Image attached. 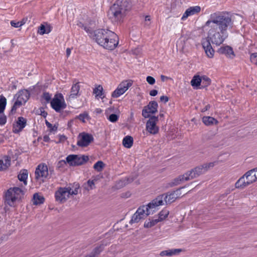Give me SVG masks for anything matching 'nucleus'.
I'll return each mask as SVG.
<instances>
[{"instance_id": "1", "label": "nucleus", "mask_w": 257, "mask_h": 257, "mask_svg": "<svg viewBox=\"0 0 257 257\" xmlns=\"http://www.w3.org/2000/svg\"><path fill=\"white\" fill-rule=\"evenodd\" d=\"M233 21L231 17L225 14L213 13L210 15L205 24V27H210L207 37L205 38L217 46L223 43L228 37V29L233 27Z\"/></svg>"}, {"instance_id": "2", "label": "nucleus", "mask_w": 257, "mask_h": 257, "mask_svg": "<svg viewBox=\"0 0 257 257\" xmlns=\"http://www.w3.org/2000/svg\"><path fill=\"white\" fill-rule=\"evenodd\" d=\"M132 6L131 0H116L110 7L108 15L112 21L120 22L126 13L131 10Z\"/></svg>"}, {"instance_id": "3", "label": "nucleus", "mask_w": 257, "mask_h": 257, "mask_svg": "<svg viewBox=\"0 0 257 257\" xmlns=\"http://www.w3.org/2000/svg\"><path fill=\"white\" fill-rule=\"evenodd\" d=\"M109 34L111 35V31L108 29H98L94 31L93 32L91 33V35H89V37L94 40L99 45L102 46V44H103L104 40H105L107 37H109V36L111 37Z\"/></svg>"}, {"instance_id": "4", "label": "nucleus", "mask_w": 257, "mask_h": 257, "mask_svg": "<svg viewBox=\"0 0 257 257\" xmlns=\"http://www.w3.org/2000/svg\"><path fill=\"white\" fill-rule=\"evenodd\" d=\"M66 162L70 166H79L85 164L89 161L86 155H69L66 158Z\"/></svg>"}, {"instance_id": "5", "label": "nucleus", "mask_w": 257, "mask_h": 257, "mask_svg": "<svg viewBox=\"0 0 257 257\" xmlns=\"http://www.w3.org/2000/svg\"><path fill=\"white\" fill-rule=\"evenodd\" d=\"M51 106L57 112H60L62 109L66 107L64 96L62 93L56 94L50 101Z\"/></svg>"}, {"instance_id": "6", "label": "nucleus", "mask_w": 257, "mask_h": 257, "mask_svg": "<svg viewBox=\"0 0 257 257\" xmlns=\"http://www.w3.org/2000/svg\"><path fill=\"white\" fill-rule=\"evenodd\" d=\"M109 35H110L111 37L109 36V37H107L105 40H104L102 47L106 49L113 50L118 44V37L117 35L112 31H111V35L109 34Z\"/></svg>"}, {"instance_id": "7", "label": "nucleus", "mask_w": 257, "mask_h": 257, "mask_svg": "<svg viewBox=\"0 0 257 257\" xmlns=\"http://www.w3.org/2000/svg\"><path fill=\"white\" fill-rule=\"evenodd\" d=\"M149 118L146 122V130L151 134L156 135L159 131V127L157 125L159 121L158 116L153 115Z\"/></svg>"}, {"instance_id": "8", "label": "nucleus", "mask_w": 257, "mask_h": 257, "mask_svg": "<svg viewBox=\"0 0 257 257\" xmlns=\"http://www.w3.org/2000/svg\"><path fill=\"white\" fill-rule=\"evenodd\" d=\"M158 104L156 101H151L148 104L144 107L142 115L145 118L151 117L150 114H155L158 111Z\"/></svg>"}, {"instance_id": "9", "label": "nucleus", "mask_w": 257, "mask_h": 257, "mask_svg": "<svg viewBox=\"0 0 257 257\" xmlns=\"http://www.w3.org/2000/svg\"><path fill=\"white\" fill-rule=\"evenodd\" d=\"M77 145L80 147H86L94 140L91 134L83 132L80 133L78 136Z\"/></svg>"}, {"instance_id": "10", "label": "nucleus", "mask_w": 257, "mask_h": 257, "mask_svg": "<svg viewBox=\"0 0 257 257\" xmlns=\"http://www.w3.org/2000/svg\"><path fill=\"white\" fill-rule=\"evenodd\" d=\"M132 81L122 82L118 85L117 88L112 92L111 96L113 98H117L123 94L132 85Z\"/></svg>"}, {"instance_id": "11", "label": "nucleus", "mask_w": 257, "mask_h": 257, "mask_svg": "<svg viewBox=\"0 0 257 257\" xmlns=\"http://www.w3.org/2000/svg\"><path fill=\"white\" fill-rule=\"evenodd\" d=\"M204 172L201 165H199L186 173L185 181L193 179L204 174Z\"/></svg>"}, {"instance_id": "12", "label": "nucleus", "mask_w": 257, "mask_h": 257, "mask_svg": "<svg viewBox=\"0 0 257 257\" xmlns=\"http://www.w3.org/2000/svg\"><path fill=\"white\" fill-rule=\"evenodd\" d=\"M48 175V167L45 164H40L35 171V178L38 179L40 177L47 178Z\"/></svg>"}, {"instance_id": "13", "label": "nucleus", "mask_w": 257, "mask_h": 257, "mask_svg": "<svg viewBox=\"0 0 257 257\" xmlns=\"http://www.w3.org/2000/svg\"><path fill=\"white\" fill-rule=\"evenodd\" d=\"M217 52L220 54L225 55L226 57L230 59H233L235 57L232 48L228 45L221 47L218 49Z\"/></svg>"}, {"instance_id": "14", "label": "nucleus", "mask_w": 257, "mask_h": 257, "mask_svg": "<svg viewBox=\"0 0 257 257\" xmlns=\"http://www.w3.org/2000/svg\"><path fill=\"white\" fill-rule=\"evenodd\" d=\"M201 43L207 57L210 58H212L214 56L215 51L210 44V42L208 40L203 39Z\"/></svg>"}, {"instance_id": "15", "label": "nucleus", "mask_w": 257, "mask_h": 257, "mask_svg": "<svg viewBox=\"0 0 257 257\" xmlns=\"http://www.w3.org/2000/svg\"><path fill=\"white\" fill-rule=\"evenodd\" d=\"M26 124L27 119L25 118L22 116L19 117L16 122V125H13V133L15 134L20 133L26 126Z\"/></svg>"}, {"instance_id": "16", "label": "nucleus", "mask_w": 257, "mask_h": 257, "mask_svg": "<svg viewBox=\"0 0 257 257\" xmlns=\"http://www.w3.org/2000/svg\"><path fill=\"white\" fill-rule=\"evenodd\" d=\"M4 198L5 203L8 204L9 205L12 206L14 204V203L16 201V197L13 192L12 188H9L5 192Z\"/></svg>"}, {"instance_id": "17", "label": "nucleus", "mask_w": 257, "mask_h": 257, "mask_svg": "<svg viewBox=\"0 0 257 257\" xmlns=\"http://www.w3.org/2000/svg\"><path fill=\"white\" fill-rule=\"evenodd\" d=\"M201 11V8L199 6L191 7L187 9L183 14L182 20H185L188 17L199 13Z\"/></svg>"}, {"instance_id": "18", "label": "nucleus", "mask_w": 257, "mask_h": 257, "mask_svg": "<svg viewBox=\"0 0 257 257\" xmlns=\"http://www.w3.org/2000/svg\"><path fill=\"white\" fill-rule=\"evenodd\" d=\"M67 194L66 188L60 187L58 191L55 192V197L56 200L59 201L60 202H64L66 201L65 197Z\"/></svg>"}, {"instance_id": "19", "label": "nucleus", "mask_w": 257, "mask_h": 257, "mask_svg": "<svg viewBox=\"0 0 257 257\" xmlns=\"http://www.w3.org/2000/svg\"><path fill=\"white\" fill-rule=\"evenodd\" d=\"M254 182V180H248L246 181H244V178L243 177H240L235 183V186L236 188H241L243 189L246 186L251 184L253 182Z\"/></svg>"}, {"instance_id": "20", "label": "nucleus", "mask_w": 257, "mask_h": 257, "mask_svg": "<svg viewBox=\"0 0 257 257\" xmlns=\"http://www.w3.org/2000/svg\"><path fill=\"white\" fill-rule=\"evenodd\" d=\"M105 245L101 244L95 247L91 253L85 257H98L100 253L104 250Z\"/></svg>"}, {"instance_id": "21", "label": "nucleus", "mask_w": 257, "mask_h": 257, "mask_svg": "<svg viewBox=\"0 0 257 257\" xmlns=\"http://www.w3.org/2000/svg\"><path fill=\"white\" fill-rule=\"evenodd\" d=\"M182 251V249L175 248L162 251L160 255L162 256L166 255L172 256L173 255H177Z\"/></svg>"}, {"instance_id": "22", "label": "nucleus", "mask_w": 257, "mask_h": 257, "mask_svg": "<svg viewBox=\"0 0 257 257\" xmlns=\"http://www.w3.org/2000/svg\"><path fill=\"white\" fill-rule=\"evenodd\" d=\"M80 90V85L79 83L74 84L71 87L70 94L69 96V99L75 98L80 94L79 93Z\"/></svg>"}, {"instance_id": "23", "label": "nucleus", "mask_w": 257, "mask_h": 257, "mask_svg": "<svg viewBox=\"0 0 257 257\" xmlns=\"http://www.w3.org/2000/svg\"><path fill=\"white\" fill-rule=\"evenodd\" d=\"M19 96L20 98L23 100L24 103L27 102L29 99L30 93L29 91L26 89L20 90L17 94L14 96V98H16V96Z\"/></svg>"}, {"instance_id": "24", "label": "nucleus", "mask_w": 257, "mask_h": 257, "mask_svg": "<svg viewBox=\"0 0 257 257\" xmlns=\"http://www.w3.org/2000/svg\"><path fill=\"white\" fill-rule=\"evenodd\" d=\"M202 121L207 126L213 125L214 124H217L218 123V121L213 117L205 116L202 117Z\"/></svg>"}, {"instance_id": "25", "label": "nucleus", "mask_w": 257, "mask_h": 257, "mask_svg": "<svg viewBox=\"0 0 257 257\" xmlns=\"http://www.w3.org/2000/svg\"><path fill=\"white\" fill-rule=\"evenodd\" d=\"M10 165V158L8 156H5L4 160H0V171L6 170Z\"/></svg>"}, {"instance_id": "26", "label": "nucleus", "mask_w": 257, "mask_h": 257, "mask_svg": "<svg viewBox=\"0 0 257 257\" xmlns=\"http://www.w3.org/2000/svg\"><path fill=\"white\" fill-rule=\"evenodd\" d=\"M93 93L95 94V97L100 98L103 99L105 97L104 93L103 92V89L101 85H97L93 90Z\"/></svg>"}, {"instance_id": "27", "label": "nucleus", "mask_w": 257, "mask_h": 257, "mask_svg": "<svg viewBox=\"0 0 257 257\" xmlns=\"http://www.w3.org/2000/svg\"><path fill=\"white\" fill-rule=\"evenodd\" d=\"M28 176V171L26 169H22L20 171L19 174L18 175L19 180L23 182L24 184L26 185L27 184V178Z\"/></svg>"}, {"instance_id": "28", "label": "nucleus", "mask_w": 257, "mask_h": 257, "mask_svg": "<svg viewBox=\"0 0 257 257\" xmlns=\"http://www.w3.org/2000/svg\"><path fill=\"white\" fill-rule=\"evenodd\" d=\"M165 194V199L166 200V204L169 203L171 204L172 202L175 201V200L178 199L177 196L175 195V194L173 192H168L166 193H164Z\"/></svg>"}, {"instance_id": "29", "label": "nucleus", "mask_w": 257, "mask_h": 257, "mask_svg": "<svg viewBox=\"0 0 257 257\" xmlns=\"http://www.w3.org/2000/svg\"><path fill=\"white\" fill-rule=\"evenodd\" d=\"M134 143L133 138L130 136H125L122 140L123 146L126 148H131Z\"/></svg>"}, {"instance_id": "30", "label": "nucleus", "mask_w": 257, "mask_h": 257, "mask_svg": "<svg viewBox=\"0 0 257 257\" xmlns=\"http://www.w3.org/2000/svg\"><path fill=\"white\" fill-rule=\"evenodd\" d=\"M186 177V173L183 175L179 176L178 177L174 179L172 182L169 183L170 186L173 187L180 184L181 182L185 181Z\"/></svg>"}, {"instance_id": "31", "label": "nucleus", "mask_w": 257, "mask_h": 257, "mask_svg": "<svg viewBox=\"0 0 257 257\" xmlns=\"http://www.w3.org/2000/svg\"><path fill=\"white\" fill-rule=\"evenodd\" d=\"M33 199V204L36 205L43 204L45 201L44 197L43 196L39 195L37 193L34 194Z\"/></svg>"}, {"instance_id": "32", "label": "nucleus", "mask_w": 257, "mask_h": 257, "mask_svg": "<svg viewBox=\"0 0 257 257\" xmlns=\"http://www.w3.org/2000/svg\"><path fill=\"white\" fill-rule=\"evenodd\" d=\"M158 206H159L158 205H157V204L156 203H155L153 200L150 203H149L147 204L146 208V216H148L151 213L150 210L154 209V210L152 211V213H153V212L155 211L156 208Z\"/></svg>"}, {"instance_id": "33", "label": "nucleus", "mask_w": 257, "mask_h": 257, "mask_svg": "<svg viewBox=\"0 0 257 257\" xmlns=\"http://www.w3.org/2000/svg\"><path fill=\"white\" fill-rule=\"evenodd\" d=\"M165 194H162L157 196L155 199L153 200L155 203L157 204L158 206L163 205L164 204V201L166 203V200L165 198Z\"/></svg>"}, {"instance_id": "34", "label": "nucleus", "mask_w": 257, "mask_h": 257, "mask_svg": "<svg viewBox=\"0 0 257 257\" xmlns=\"http://www.w3.org/2000/svg\"><path fill=\"white\" fill-rule=\"evenodd\" d=\"M11 188L13 190V192L14 194V195L15 196L16 200L17 199H18L19 198H21V196L24 195V191L20 188L17 187H11Z\"/></svg>"}, {"instance_id": "35", "label": "nucleus", "mask_w": 257, "mask_h": 257, "mask_svg": "<svg viewBox=\"0 0 257 257\" xmlns=\"http://www.w3.org/2000/svg\"><path fill=\"white\" fill-rule=\"evenodd\" d=\"M201 78L199 75L194 76L191 81V84L193 87H198L201 85Z\"/></svg>"}, {"instance_id": "36", "label": "nucleus", "mask_w": 257, "mask_h": 257, "mask_svg": "<svg viewBox=\"0 0 257 257\" xmlns=\"http://www.w3.org/2000/svg\"><path fill=\"white\" fill-rule=\"evenodd\" d=\"M201 88H205L209 86L211 83L210 79L206 75H203L201 77Z\"/></svg>"}, {"instance_id": "37", "label": "nucleus", "mask_w": 257, "mask_h": 257, "mask_svg": "<svg viewBox=\"0 0 257 257\" xmlns=\"http://www.w3.org/2000/svg\"><path fill=\"white\" fill-rule=\"evenodd\" d=\"M217 164V162H213L207 163H204L201 165L202 168L204 170V173H206L209 170L212 168Z\"/></svg>"}, {"instance_id": "38", "label": "nucleus", "mask_w": 257, "mask_h": 257, "mask_svg": "<svg viewBox=\"0 0 257 257\" xmlns=\"http://www.w3.org/2000/svg\"><path fill=\"white\" fill-rule=\"evenodd\" d=\"M169 214V211L166 209H163L159 213V218L158 220L159 221H163L168 216Z\"/></svg>"}, {"instance_id": "39", "label": "nucleus", "mask_w": 257, "mask_h": 257, "mask_svg": "<svg viewBox=\"0 0 257 257\" xmlns=\"http://www.w3.org/2000/svg\"><path fill=\"white\" fill-rule=\"evenodd\" d=\"M7 105V99L3 95L0 96V113L4 112Z\"/></svg>"}, {"instance_id": "40", "label": "nucleus", "mask_w": 257, "mask_h": 257, "mask_svg": "<svg viewBox=\"0 0 257 257\" xmlns=\"http://www.w3.org/2000/svg\"><path fill=\"white\" fill-rule=\"evenodd\" d=\"M105 164L101 161H98L95 163L93 166V168L98 172H100L104 167Z\"/></svg>"}, {"instance_id": "41", "label": "nucleus", "mask_w": 257, "mask_h": 257, "mask_svg": "<svg viewBox=\"0 0 257 257\" xmlns=\"http://www.w3.org/2000/svg\"><path fill=\"white\" fill-rule=\"evenodd\" d=\"M142 219H144L143 216H142L137 213L136 212L133 215L131 220L130 221V224L134 223L139 222Z\"/></svg>"}, {"instance_id": "42", "label": "nucleus", "mask_w": 257, "mask_h": 257, "mask_svg": "<svg viewBox=\"0 0 257 257\" xmlns=\"http://www.w3.org/2000/svg\"><path fill=\"white\" fill-rule=\"evenodd\" d=\"M159 221L158 219H153L152 220L146 221L144 226L145 228H150L155 225Z\"/></svg>"}, {"instance_id": "43", "label": "nucleus", "mask_w": 257, "mask_h": 257, "mask_svg": "<svg viewBox=\"0 0 257 257\" xmlns=\"http://www.w3.org/2000/svg\"><path fill=\"white\" fill-rule=\"evenodd\" d=\"M45 123L48 128H49V131L51 133H55L57 132L58 124H54L53 125L50 122H49L48 120H45Z\"/></svg>"}, {"instance_id": "44", "label": "nucleus", "mask_w": 257, "mask_h": 257, "mask_svg": "<svg viewBox=\"0 0 257 257\" xmlns=\"http://www.w3.org/2000/svg\"><path fill=\"white\" fill-rule=\"evenodd\" d=\"M77 25L79 27L83 28L88 34L89 35H91V33L94 32V31L92 30L90 27H87L81 22L78 23Z\"/></svg>"}, {"instance_id": "45", "label": "nucleus", "mask_w": 257, "mask_h": 257, "mask_svg": "<svg viewBox=\"0 0 257 257\" xmlns=\"http://www.w3.org/2000/svg\"><path fill=\"white\" fill-rule=\"evenodd\" d=\"M146 208L147 206L145 205L139 207L136 211L137 213L142 216H143V218H144V216H146V215H145V212H146Z\"/></svg>"}, {"instance_id": "46", "label": "nucleus", "mask_w": 257, "mask_h": 257, "mask_svg": "<svg viewBox=\"0 0 257 257\" xmlns=\"http://www.w3.org/2000/svg\"><path fill=\"white\" fill-rule=\"evenodd\" d=\"M89 117L88 113L85 112L83 113H80L78 116H76V118H78L83 122H85V119L88 118Z\"/></svg>"}, {"instance_id": "47", "label": "nucleus", "mask_w": 257, "mask_h": 257, "mask_svg": "<svg viewBox=\"0 0 257 257\" xmlns=\"http://www.w3.org/2000/svg\"><path fill=\"white\" fill-rule=\"evenodd\" d=\"M118 115L115 113L111 114L108 117V119L111 122H115L118 119Z\"/></svg>"}, {"instance_id": "48", "label": "nucleus", "mask_w": 257, "mask_h": 257, "mask_svg": "<svg viewBox=\"0 0 257 257\" xmlns=\"http://www.w3.org/2000/svg\"><path fill=\"white\" fill-rule=\"evenodd\" d=\"M38 33L41 35L46 34V26L41 24L38 28Z\"/></svg>"}, {"instance_id": "49", "label": "nucleus", "mask_w": 257, "mask_h": 257, "mask_svg": "<svg viewBox=\"0 0 257 257\" xmlns=\"http://www.w3.org/2000/svg\"><path fill=\"white\" fill-rule=\"evenodd\" d=\"M250 60L252 64L257 65V53H252L250 55Z\"/></svg>"}, {"instance_id": "50", "label": "nucleus", "mask_w": 257, "mask_h": 257, "mask_svg": "<svg viewBox=\"0 0 257 257\" xmlns=\"http://www.w3.org/2000/svg\"><path fill=\"white\" fill-rule=\"evenodd\" d=\"M67 163V162H66V160H60L57 163V168L60 170L62 168H64L65 166L66 165Z\"/></svg>"}, {"instance_id": "51", "label": "nucleus", "mask_w": 257, "mask_h": 257, "mask_svg": "<svg viewBox=\"0 0 257 257\" xmlns=\"http://www.w3.org/2000/svg\"><path fill=\"white\" fill-rule=\"evenodd\" d=\"M42 98L46 101L47 103L51 101V95L48 92H44L42 95Z\"/></svg>"}, {"instance_id": "52", "label": "nucleus", "mask_w": 257, "mask_h": 257, "mask_svg": "<svg viewBox=\"0 0 257 257\" xmlns=\"http://www.w3.org/2000/svg\"><path fill=\"white\" fill-rule=\"evenodd\" d=\"M126 185V184L124 181V179H122L120 180L116 183V187L117 189L122 188Z\"/></svg>"}, {"instance_id": "53", "label": "nucleus", "mask_w": 257, "mask_h": 257, "mask_svg": "<svg viewBox=\"0 0 257 257\" xmlns=\"http://www.w3.org/2000/svg\"><path fill=\"white\" fill-rule=\"evenodd\" d=\"M6 122H7V116L4 114L1 115H0V125H4L6 123Z\"/></svg>"}, {"instance_id": "54", "label": "nucleus", "mask_w": 257, "mask_h": 257, "mask_svg": "<svg viewBox=\"0 0 257 257\" xmlns=\"http://www.w3.org/2000/svg\"><path fill=\"white\" fill-rule=\"evenodd\" d=\"M19 107V106L16 105L15 103H14V104L12 106V108L9 112V115H13V114H14L16 113L17 109Z\"/></svg>"}, {"instance_id": "55", "label": "nucleus", "mask_w": 257, "mask_h": 257, "mask_svg": "<svg viewBox=\"0 0 257 257\" xmlns=\"http://www.w3.org/2000/svg\"><path fill=\"white\" fill-rule=\"evenodd\" d=\"M146 80L148 83L151 85H153L155 83V79L151 76H147Z\"/></svg>"}, {"instance_id": "56", "label": "nucleus", "mask_w": 257, "mask_h": 257, "mask_svg": "<svg viewBox=\"0 0 257 257\" xmlns=\"http://www.w3.org/2000/svg\"><path fill=\"white\" fill-rule=\"evenodd\" d=\"M17 99L16 101L15 102V105L18 106H21L22 105V102L23 100L21 99L19 96H16Z\"/></svg>"}, {"instance_id": "57", "label": "nucleus", "mask_w": 257, "mask_h": 257, "mask_svg": "<svg viewBox=\"0 0 257 257\" xmlns=\"http://www.w3.org/2000/svg\"><path fill=\"white\" fill-rule=\"evenodd\" d=\"M123 179H124V181H125V182L126 185H127L129 183H132L135 180V178L133 177H132V176H130V177H125V178H124Z\"/></svg>"}, {"instance_id": "58", "label": "nucleus", "mask_w": 257, "mask_h": 257, "mask_svg": "<svg viewBox=\"0 0 257 257\" xmlns=\"http://www.w3.org/2000/svg\"><path fill=\"white\" fill-rule=\"evenodd\" d=\"M11 25H12V26L17 28L22 26V24H20L19 22H16L15 21H11Z\"/></svg>"}, {"instance_id": "59", "label": "nucleus", "mask_w": 257, "mask_h": 257, "mask_svg": "<svg viewBox=\"0 0 257 257\" xmlns=\"http://www.w3.org/2000/svg\"><path fill=\"white\" fill-rule=\"evenodd\" d=\"M184 187H180L173 192L175 194V195L177 196V198H179L181 196V189L183 188Z\"/></svg>"}, {"instance_id": "60", "label": "nucleus", "mask_w": 257, "mask_h": 257, "mask_svg": "<svg viewBox=\"0 0 257 257\" xmlns=\"http://www.w3.org/2000/svg\"><path fill=\"white\" fill-rule=\"evenodd\" d=\"M252 174V171H248L247 172H246L243 176L242 177H243V178H244V177L246 178V180H250L249 179V177H251V174Z\"/></svg>"}, {"instance_id": "61", "label": "nucleus", "mask_w": 257, "mask_h": 257, "mask_svg": "<svg viewBox=\"0 0 257 257\" xmlns=\"http://www.w3.org/2000/svg\"><path fill=\"white\" fill-rule=\"evenodd\" d=\"M59 141L57 142V143H63L64 142L66 139H67V137L64 135H59Z\"/></svg>"}, {"instance_id": "62", "label": "nucleus", "mask_w": 257, "mask_h": 257, "mask_svg": "<svg viewBox=\"0 0 257 257\" xmlns=\"http://www.w3.org/2000/svg\"><path fill=\"white\" fill-rule=\"evenodd\" d=\"M160 100L162 102H163L164 103H166L169 100V97L167 96H162L160 97Z\"/></svg>"}, {"instance_id": "63", "label": "nucleus", "mask_w": 257, "mask_h": 257, "mask_svg": "<svg viewBox=\"0 0 257 257\" xmlns=\"http://www.w3.org/2000/svg\"><path fill=\"white\" fill-rule=\"evenodd\" d=\"M87 185L89 187H90V189L93 188V186H94V180H88L87 182Z\"/></svg>"}, {"instance_id": "64", "label": "nucleus", "mask_w": 257, "mask_h": 257, "mask_svg": "<svg viewBox=\"0 0 257 257\" xmlns=\"http://www.w3.org/2000/svg\"><path fill=\"white\" fill-rule=\"evenodd\" d=\"M158 94V90L156 89L152 90L150 91V95L152 96H155Z\"/></svg>"}]
</instances>
